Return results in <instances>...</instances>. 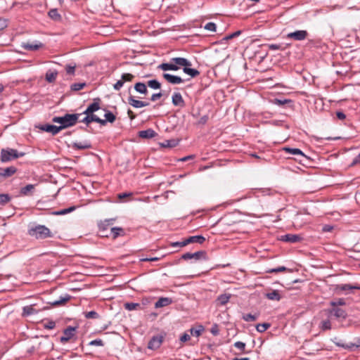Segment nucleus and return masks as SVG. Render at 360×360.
Returning <instances> with one entry per match:
<instances>
[{"instance_id":"obj_1","label":"nucleus","mask_w":360,"mask_h":360,"mask_svg":"<svg viewBox=\"0 0 360 360\" xmlns=\"http://www.w3.org/2000/svg\"><path fill=\"white\" fill-rule=\"evenodd\" d=\"M27 233L30 236L37 240H42L53 237V234L49 228L44 225L39 224L30 226Z\"/></svg>"},{"instance_id":"obj_2","label":"nucleus","mask_w":360,"mask_h":360,"mask_svg":"<svg viewBox=\"0 0 360 360\" xmlns=\"http://www.w3.org/2000/svg\"><path fill=\"white\" fill-rule=\"evenodd\" d=\"M80 114H65L62 117H54L52 121L56 123H59L60 130L74 126L78 121Z\"/></svg>"},{"instance_id":"obj_3","label":"nucleus","mask_w":360,"mask_h":360,"mask_svg":"<svg viewBox=\"0 0 360 360\" xmlns=\"http://www.w3.org/2000/svg\"><path fill=\"white\" fill-rule=\"evenodd\" d=\"M25 155V153L18 152L16 149L6 148L1 149L0 160L2 162H7Z\"/></svg>"},{"instance_id":"obj_4","label":"nucleus","mask_w":360,"mask_h":360,"mask_svg":"<svg viewBox=\"0 0 360 360\" xmlns=\"http://www.w3.org/2000/svg\"><path fill=\"white\" fill-rule=\"evenodd\" d=\"M283 150L291 155H295V160L301 164H304L306 160H309V158L299 148L284 147Z\"/></svg>"},{"instance_id":"obj_5","label":"nucleus","mask_w":360,"mask_h":360,"mask_svg":"<svg viewBox=\"0 0 360 360\" xmlns=\"http://www.w3.org/2000/svg\"><path fill=\"white\" fill-rule=\"evenodd\" d=\"M181 259H184V260H188V259H194L195 260H199V259L207 260L208 257L207 255V252L205 251L200 250V251L195 252L194 253H191V252L184 253L181 255Z\"/></svg>"},{"instance_id":"obj_6","label":"nucleus","mask_w":360,"mask_h":360,"mask_svg":"<svg viewBox=\"0 0 360 360\" xmlns=\"http://www.w3.org/2000/svg\"><path fill=\"white\" fill-rule=\"evenodd\" d=\"M280 240L283 242H287L289 243H297L301 242L303 240V238L301 235L299 234H291L288 233L283 236H281Z\"/></svg>"},{"instance_id":"obj_7","label":"nucleus","mask_w":360,"mask_h":360,"mask_svg":"<svg viewBox=\"0 0 360 360\" xmlns=\"http://www.w3.org/2000/svg\"><path fill=\"white\" fill-rule=\"evenodd\" d=\"M162 341V335H155L150 340L148 344V348L153 350L157 349L161 346Z\"/></svg>"},{"instance_id":"obj_8","label":"nucleus","mask_w":360,"mask_h":360,"mask_svg":"<svg viewBox=\"0 0 360 360\" xmlns=\"http://www.w3.org/2000/svg\"><path fill=\"white\" fill-rule=\"evenodd\" d=\"M308 32L306 30H297L288 34L287 37L296 41H302L307 38Z\"/></svg>"},{"instance_id":"obj_9","label":"nucleus","mask_w":360,"mask_h":360,"mask_svg":"<svg viewBox=\"0 0 360 360\" xmlns=\"http://www.w3.org/2000/svg\"><path fill=\"white\" fill-rule=\"evenodd\" d=\"M76 327L68 326L63 330L64 335L60 337V340L62 343L68 342L75 335Z\"/></svg>"},{"instance_id":"obj_10","label":"nucleus","mask_w":360,"mask_h":360,"mask_svg":"<svg viewBox=\"0 0 360 360\" xmlns=\"http://www.w3.org/2000/svg\"><path fill=\"white\" fill-rule=\"evenodd\" d=\"M163 78L172 84H179L183 83L185 80L179 76L173 75L169 73H163Z\"/></svg>"},{"instance_id":"obj_11","label":"nucleus","mask_w":360,"mask_h":360,"mask_svg":"<svg viewBox=\"0 0 360 360\" xmlns=\"http://www.w3.org/2000/svg\"><path fill=\"white\" fill-rule=\"evenodd\" d=\"M101 99L99 98H96L94 99V103L90 104L87 108L84 111L83 114H91L94 115V112L98 110L100 107Z\"/></svg>"},{"instance_id":"obj_12","label":"nucleus","mask_w":360,"mask_h":360,"mask_svg":"<svg viewBox=\"0 0 360 360\" xmlns=\"http://www.w3.org/2000/svg\"><path fill=\"white\" fill-rule=\"evenodd\" d=\"M39 128L42 131L51 133L52 135H56L61 131L59 126L49 124L41 125Z\"/></svg>"},{"instance_id":"obj_13","label":"nucleus","mask_w":360,"mask_h":360,"mask_svg":"<svg viewBox=\"0 0 360 360\" xmlns=\"http://www.w3.org/2000/svg\"><path fill=\"white\" fill-rule=\"evenodd\" d=\"M172 103L174 106L183 108L185 106V101L179 92H175L172 96Z\"/></svg>"},{"instance_id":"obj_14","label":"nucleus","mask_w":360,"mask_h":360,"mask_svg":"<svg viewBox=\"0 0 360 360\" xmlns=\"http://www.w3.org/2000/svg\"><path fill=\"white\" fill-rule=\"evenodd\" d=\"M17 172L16 167L11 166L6 168L0 169V179L11 176Z\"/></svg>"},{"instance_id":"obj_15","label":"nucleus","mask_w":360,"mask_h":360,"mask_svg":"<svg viewBox=\"0 0 360 360\" xmlns=\"http://www.w3.org/2000/svg\"><path fill=\"white\" fill-rule=\"evenodd\" d=\"M333 342L338 347H342V348H344L345 349H349V350H351L354 347H360V340H358L356 343L347 344V343L342 342L341 340H338V338H335V340H333Z\"/></svg>"},{"instance_id":"obj_16","label":"nucleus","mask_w":360,"mask_h":360,"mask_svg":"<svg viewBox=\"0 0 360 360\" xmlns=\"http://www.w3.org/2000/svg\"><path fill=\"white\" fill-rule=\"evenodd\" d=\"M128 103L135 108H139L149 105V103L136 100L132 96H130L128 98Z\"/></svg>"},{"instance_id":"obj_17","label":"nucleus","mask_w":360,"mask_h":360,"mask_svg":"<svg viewBox=\"0 0 360 360\" xmlns=\"http://www.w3.org/2000/svg\"><path fill=\"white\" fill-rule=\"evenodd\" d=\"M43 46L44 44L41 42L36 41L23 43L22 47L27 51H37L41 48Z\"/></svg>"},{"instance_id":"obj_18","label":"nucleus","mask_w":360,"mask_h":360,"mask_svg":"<svg viewBox=\"0 0 360 360\" xmlns=\"http://www.w3.org/2000/svg\"><path fill=\"white\" fill-rule=\"evenodd\" d=\"M86 117H84L82 120H80L81 122H83L86 124L87 126L92 122H95L97 123H103V122L101 121V119L98 117L96 115H91V114H85Z\"/></svg>"},{"instance_id":"obj_19","label":"nucleus","mask_w":360,"mask_h":360,"mask_svg":"<svg viewBox=\"0 0 360 360\" xmlns=\"http://www.w3.org/2000/svg\"><path fill=\"white\" fill-rule=\"evenodd\" d=\"M159 69L163 70V71H168V70H173L176 71L179 69V67L176 65V63L171 62L169 63H163L158 65V67Z\"/></svg>"},{"instance_id":"obj_20","label":"nucleus","mask_w":360,"mask_h":360,"mask_svg":"<svg viewBox=\"0 0 360 360\" xmlns=\"http://www.w3.org/2000/svg\"><path fill=\"white\" fill-rule=\"evenodd\" d=\"M105 113L104 115V117H105V119L103 120L101 119V121L102 122H104L103 123H99L101 125H103V126H105L107 122H110V123H113L115 120H116V117L115 115L110 111L109 110H105Z\"/></svg>"},{"instance_id":"obj_21","label":"nucleus","mask_w":360,"mask_h":360,"mask_svg":"<svg viewBox=\"0 0 360 360\" xmlns=\"http://www.w3.org/2000/svg\"><path fill=\"white\" fill-rule=\"evenodd\" d=\"M330 314H333L337 319H345L347 314L342 309L334 307L330 311Z\"/></svg>"},{"instance_id":"obj_22","label":"nucleus","mask_w":360,"mask_h":360,"mask_svg":"<svg viewBox=\"0 0 360 360\" xmlns=\"http://www.w3.org/2000/svg\"><path fill=\"white\" fill-rule=\"evenodd\" d=\"M231 294H221L219 295L216 300L217 305L223 306L227 304L231 297Z\"/></svg>"},{"instance_id":"obj_23","label":"nucleus","mask_w":360,"mask_h":360,"mask_svg":"<svg viewBox=\"0 0 360 360\" xmlns=\"http://www.w3.org/2000/svg\"><path fill=\"white\" fill-rule=\"evenodd\" d=\"M115 221V219H114V218L107 219L103 221H101L98 223L99 231L101 232L106 231L108 229V226L112 225Z\"/></svg>"},{"instance_id":"obj_24","label":"nucleus","mask_w":360,"mask_h":360,"mask_svg":"<svg viewBox=\"0 0 360 360\" xmlns=\"http://www.w3.org/2000/svg\"><path fill=\"white\" fill-rule=\"evenodd\" d=\"M156 135V132L152 129H148L139 132V136L142 139H151Z\"/></svg>"},{"instance_id":"obj_25","label":"nucleus","mask_w":360,"mask_h":360,"mask_svg":"<svg viewBox=\"0 0 360 360\" xmlns=\"http://www.w3.org/2000/svg\"><path fill=\"white\" fill-rule=\"evenodd\" d=\"M172 303V300L169 297H160L155 304V308L166 307Z\"/></svg>"},{"instance_id":"obj_26","label":"nucleus","mask_w":360,"mask_h":360,"mask_svg":"<svg viewBox=\"0 0 360 360\" xmlns=\"http://www.w3.org/2000/svg\"><path fill=\"white\" fill-rule=\"evenodd\" d=\"M72 148L76 150H84V149H89L92 148V146L90 142L84 141L82 142H75L72 145Z\"/></svg>"},{"instance_id":"obj_27","label":"nucleus","mask_w":360,"mask_h":360,"mask_svg":"<svg viewBox=\"0 0 360 360\" xmlns=\"http://www.w3.org/2000/svg\"><path fill=\"white\" fill-rule=\"evenodd\" d=\"M336 290H360V285L340 284L335 287Z\"/></svg>"},{"instance_id":"obj_28","label":"nucleus","mask_w":360,"mask_h":360,"mask_svg":"<svg viewBox=\"0 0 360 360\" xmlns=\"http://www.w3.org/2000/svg\"><path fill=\"white\" fill-rule=\"evenodd\" d=\"M188 245L190 243H196L198 244H202L205 241V238L201 235L193 236L186 238Z\"/></svg>"},{"instance_id":"obj_29","label":"nucleus","mask_w":360,"mask_h":360,"mask_svg":"<svg viewBox=\"0 0 360 360\" xmlns=\"http://www.w3.org/2000/svg\"><path fill=\"white\" fill-rule=\"evenodd\" d=\"M34 190V184H27V186L20 188V193L21 195L27 196L31 195Z\"/></svg>"},{"instance_id":"obj_30","label":"nucleus","mask_w":360,"mask_h":360,"mask_svg":"<svg viewBox=\"0 0 360 360\" xmlns=\"http://www.w3.org/2000/svg\"><path fill=\"white\" fill-rule=\"evenodd\" d=\"M71 299V296L70 295L65 294L64 296L60 297L58 300H55L53 302H49L53 306H59L65 304Z\"/></svg>"},{"instance_id":"obj_31","label":"nucleus","mask_w":360,"mask_h":360,"mask_svg":"<svg viewBox=\"0 0 360 360\" xmlns=\"http://www.w3.org/2000/svg\"><path fill=\"white\" fill-rule=\"evenodd\" d=\"M38 311L32 305H27L22 308V316H29L37 314Z\"/></svg>"},{"instance_id":"obj_32","label":"nucleus","mask_w":360,"mask_h":360,"mask_svg":"<svg viewBox=\"0 0 360 360\" xmlns=\"http://www.w3.org/2000/svg\"><path fill=\"white\" fill-rule=\"evenodd\" d=\"M179 143V140L178 139H169V140H165L162 143H160V146L163 148H174L176 147Z\"/></svg>"},{"instance_id":"obj_33","label":"nucleus","mask_w":360,"mask_h":360,"mask_svg":"<svg viewBox=\"0 0 360 360\" xmlns=\"http://www.w3.org/2000/svg\"><path fill=\"white\" fill-rule=\"evenodd\" d=\"M134 89L136 91L146 95L148 94L147 84L143 82H137L134 85Z\"/></svg>"},{"instance_id":"obj_34","label":"nucleus","mask_w":360,"mask_h":360,"mask_svg":"<svg viewBox=\"0 0 360 360\" xmlns=\"http://www.w3.org/2000/svg\"><path fill=\"white\" fill-rule=\"evenodd\" d=\"M266 297L270 300L279 301L281 299V296L277 290L268 292L265 295Z\"/></svg>"},{"instance_id":"obj_35","label":"nucleus","mask_w":360,"mask_h":360,"mask_svg":"<svg viewBox=\"0 0 360 360\" xmlns=\"http://www.w3.org/2000/svg\"><path fill=\"white\" fill-rule=\"evenodd\" d=\"M57 75H58V72L56 70H54V71L49 70L46 73L45 79L48 82L53 83L56 81Z\"/></svg>"},{"instance_id":"obj_36","label":"nucleus","mask_w":360,"mask_h":360,"mask_svg":"<svg viewBox=\"0 0 360 360\" xmlns=\"http://www.w3.org/2000/svg\"><path fill=\"white\" fill-rule=\"evenodd\" d=\"M110 233L113 239L117 238L119 236H122L124 233V229L120 227H113L110 229Z\"/></svg>"},{"instance_id":"obj_37","label":"nucleus","mask_w":360,"mask_h":360,"mask_svg":"<svg viewBox=\"0 0 360 360\" xmlns=\"http://www.w3.org/2000/svg\"><path fill=\"white\" fill-rule=\"evenodd\" d=\"M183 72L192 78L196 77L200 75V72L198 70L191 68H183Z\"/></svg>"},{"instance_id":"obj_38","label":"nucleus","mask_w":360,"mask_h":360,"mask_svg":"<svg viewBox=\"0 0 360 360\" xmlns=\"http://www.w3.org/2000/svg\"><path fill=\"white\" fill-rule=\"evenodd\" d=\"M204 330L202 326H198L197 328H191L190 329V333L193 336L199 337Z\"/></svg>"},{"instance_id":"obj_39","label":"nucleus","mask_w":360,"mask_h":360,"mask_svg":"<svg viewBox=\"0 0 360 360\" xmlns=\"http://www.w3.org/2000/svg\"><path fill=\"white\" fill-rule=\"evenodd\" d=\"M76 207L75 206H72L66 209L60 210L59 211L53 212L52 214L54 215H63L74 211Z\"/></svg>"},{"instance_id":"obj_40","label":"nucleus","mask_w":360,"mask_h":360,"mask_svg":"<svg viewBox=\"0 0 360 360\" xmlns=\"http://www.w3.org/2000/svg\"><path fill=\"white\" fill-rule=\"evenodd\" d=\"M124 309L129 311L135 310L137 308H141V304L139 303L134 302H126L124 304Z\"/></svg>"},{"instance_id":"obj_41","label":"nucleus","mask_w":360,"mask_h":360,"mask_svg":"<svg viewBox=\"0 0 360 360\" xmlns=\"http://www.w3.org/2000/svg\"><path fill=\"white\" fill-rule=\"evenodd\" d=\"M187 59L185 58H181V57H176V58H172L171 59V62H173L176 63L177 66H182L184 67V65L186 63Z\"/></svg>"},{"instance_id":"obj_42","label":"nucleus","mask_w":360,"mask_h":360,"mask_svg":"<svg viewBox=\"0 0 360 360\" xmlns=\"http://www.w3.org/2000/svg\"><path fill=\"white\" fill-rule=\"evenodd\" d=\"M147 86L153 89H159L161 87V84L156 79H151L148 81Z\"/></svg>"},{"instance_id":"obj_43","label":"nucleus","mask_w":360,"mask_h":360,"mask_svg":"<svg viewBox=\"0 0 360 360\" xmlns=\"http://www.w3.org/2000/svg\"><path fill=\"white\" fill-rule=\"evenodd\" d=\"M11 200L10 195L7 193L0 194V205H4Z\"/></svg>"},{"instance_id":"obj_44","label":"nucleus","mask_w":360,"mask_h":360,"mask_svg":"<svg viewBox=\"0 0 360 360\" xmlns=\"http://www.w3.org/2000/svg\"><path fill=\"white\" fill-rule=\"evenodd\" d=\"M271 327V324L269 323H258L256 326V329L259 333H263Z\"/></svg>"},{"instance_id":"obj_45","label":"nucleus","mask_w":360,"mask_h":360,"mask_svg":"<svg viewBox=\"0 0 360 360\" xmlns=\"http://www.w3.org/2000/svg\"><path fill=\"white\" fill-rule=\"evenodd\" d=\"M49 16L54 20H59L61 18L57 9H51L49 12Z\"/></svg>"},{"instance_id":"obj_46","label":"nucleus","mask_w":360,"mask_h":360,"mask_svg":"<svg viewBox=\"0 0 360 360\" xmlns=\"http://www.w3.org/2000/svg\"><path fill=\"white\" fill-rule=\"evenodd\" d=\"M283 271L290 272L291 270L285 266H278L277 268L270 269L266 271L267 273H279Z\"/></svg>"},{"instance_id":"obj_47","label":"nucleus","mask_w":360,"mask_h":360,"mask_svg":"<svg viewBox=\"0 0 360 360\" xmlns=\"http://www.w3.org/2000/svg\"><path fill=\"white\" fill-rule=\"evenodd\" d=\"M320 328L322 330H326L331 329V323L330 320H323L321 322Z\"/></svg>"},{"instance_id":"obj_48","label":"nucleus","mask_w":360,"mask_h":360,"mask_svg":"<svg viewBox=\"0 0 360 360\" xmlns=\"http://www.w3.org/2000/svg\"><path fill=\"white\" fill-rule=\"evenodd\" d=\"M84 316L86 319H96L99 318V314L95 311H91L88 312H84Z\"/></svg>"},{"instance_id":"obj_49","label":"nucleus","mask_w":360,"mask_h":360,"mask_svg":"<svg viewBox=\"0 0 360 360\" xmlns=\"http://www.w3.org/2000/svg\"><path fill=\"white\" fill-rule=\"evenodd\" d=\"M86 86L85 82L82 83H74L70 86V89L72 91H79L82 89Z\"/></svg>"},{"instance_id":"obj_50","label":"nucleus","mask_w":360,"mask_h":360,"mask_svg":"<svg viewBox=\"0 0 360 360\" xmlns=\"http://www.w3.org/2000/svg\"><path fill=\"white\" fill-rule=\"evenodd\" d=\"M233 346L236 348H237L239 350H240L241 352H243V353H248L247 352L245 351V346H246L245 342H240V341H238V342H236L233 344Z\"/></svg>"},{"instance_id":"obj_51","label":"nucleus","mask_w":360,"mask_h":360,"mask_svg":"<svg viewBox=\"0 0 360 360\" xmlns=\"http://www.w3.org/2000/svg\"><path fill=\"white\" fill-rule=\"evenodd\" d=\"M257 319V315H252V314H246L243 315V319L245 321L250 322V321H254Z\"/></svg>"},{"instance_id":"obj_52","label":"nucleus","mask_w":360,"mask_h":360,"mask_svg":"<svg viewBox=\"0 0 360 360\" xmlns=\"http://www.w3.org/2000/svg\"><path fill=\"white\" fill-rule=\"evenodd\" d=\"M134 78V76L132 74L130 73H124L121 76V79L124 82H131Z\"/></svg>"},{"instance_id":"obj_53","label":"nucleus","mask_w":360,"mask_h":360,"mask_svg":"<svg viewBox=\"0 0 360 360\" xmlns=\"http://www.w3.org/2000/svg\"><path fill=\"white\" fill-rule=\"evenodd\" d=\"M345 304V301L343 298H339L337 301H332L330 302V305L334 307H337L338 306H343Z\"/></svg>"},{"instance_id":"obj_54","label":"nucleus","mask_w":360,"mask_h":360,"mask_svg":"<svg viewBox=\"0 0 360 360\" xmlns=\"http://www.w3.org/2000/svg\"><path fill=\"white\" fill-rule=\"evenodd\" d=\"M187 245H188V243H187L186 239L184 240L183 241L174 242V243H171V246L173 248H176V247L182 248Z\"/></svg>"},{"instance_id":"obj_55","label":"nucleus","mask_w":360,"mask_h":360,"mask_svg":"<svg viewBox=\"0 0 360 360\" xmlns=\"http://www.w3.org/2000/svg\"><path fill=\"white\" fill-rule=\"evenodd\" d=\"M204 28L207 30L214 32L216 31L217 26L215 23L210 22L205 25Z\"/></svg>"},{"instance_id":"obj_56","label":"nucleus","mask_w":360,"mask_h":360,"mask_svg":"<svg viewBox=\"0 0 360 360\" xmlns=\"http://www.w3.org/2000/svg\"><path fill=\"white\" fill-rule=\"evenodd\" d=\"M43 326L46 329H53L56 327V322L53 321H49L43 324Z\"/></svg>"},{"instance_id":"obj_57","label":"nucleus","mask_w":360,"mask_h":360,"mask_svg":"<svg viewBox=\"0 0 360 360\" xmlns=\"http://www.w3.org/2000/svg\"><path fill=\"white\" fill-rule=\"evenodd\" d=\"M89 345L91 346H101H101L104 345V343L101 339H96V340L91 341L89 343Z\"/></svg>"},{"instance_id":"obj_58","label":"nucleus","mask_w":360,"mask_h":360,"mask_svg":"<svg viewBox=\"0 0 360 360\" xmlns=\"http://www.w3.org/2000/svg\"><path fill=\"white\" fill-rule=\"evenodd\" d=\"M290 101H291L290 100H288V99L281 100V99H278V98H275L274 100V103L277 104L278 105H283Z\"/></svg>"},{"instance_id":"obj_59","label":"nucleus","mask_w":360,"mask_h":360,"mask_svg":"<svg viewBox=\"0 0 360 360\" xmlns=\"http://www.w3.org/2000/svg\"><path fill=\"white\" fill-rule=\"evenodd\" d=\"M75 68H76L75 65H67L66 67H65L66 72L68 75H74L75 74Z\"/></svg>"},{"instance_id":"obj_60","label":"nucleus","mask_w":360,"mask_h":360,"mask_svg":"<svg viewBox=\"0 0 360 360\" xmlns=\"http://www.w3.org/2000/svg\"><path fill=\"white\" fill-rule=\"evenodd\" d=\"M240 34H241V31L240 30H238V31H236V32H233V33H232L231 34H229V35L226 36L224 38V40H229V39H233V38H234L236 37L239 36Z\"/></svg>"},{"instance_id":"obj_61","label":"nucleus","mask_w":360,"mask_h":360,"mask_svg":"<svg viewBox=\"0 0 360 360\" xmlns=\"http://www.w3.org/2000/svg\"><path fill=\"white\" fill-rule=\"evenodd\" d=\"M124 85V82L122 81V79H120L118 80L114 85H113V88L116 91H119L121 89V88Z\"/></svg>"},{"instance_id":"obj_62","label":"nucleus","mask_w":360,"mask_h":360,"mask_svg":"<svg viewBox=\"0 0 360 360\" xmlns=\"http://www.w3.org/2000/svg\"><path fill=\"white\" fill-rule=\"evenodd\" d=\"M163 96V93L160 91L158 93L153 94L150 97V101H156Z\"/></svg>"},{"instance_id":"obj_63","label":"nucleus","mask_w":360,"mask_h":360,"mask_svg":"<svg viewBox=\"0 0 360 360\" xmlns=\"http://www.w3.org/2000/svg\"><path fill=\"white\" fill-rule=\"evenodd\" d=\"M209 119V117L207 115H205L203 116H202L199 121L198 122V124H201V125H204L207 123V120Z\"/></svg>"},{"instance_id":"obj_64","label":"nucleus","mask_w":360,"mask_h":360,"mask_svg":"<svg viewBox=\"0 0 360 360\" xmlns=\"http://www.w3.org/2000/svg\"><path fill=\"white\" fill-rule=\"evenodd\" d=\"M8 26L7 20L4 18H0V31L3 30Z\"/></svg>"}]
</instances>
